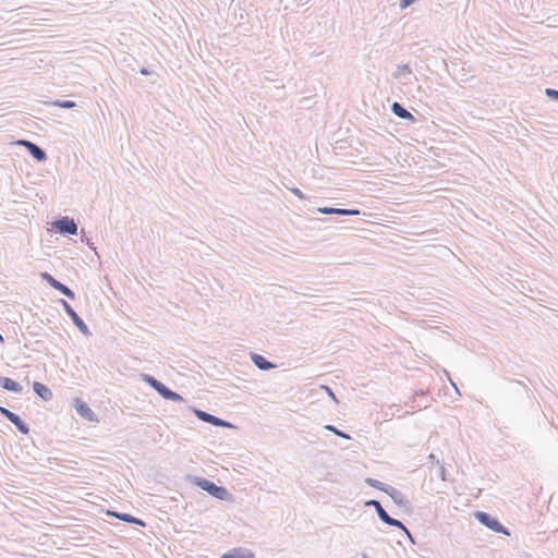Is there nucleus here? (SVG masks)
I'll return each instance as SVG.
<instances>
[{
	"label": "nucleus",
	"instance_id": "1",
	"mask_svg": "<svg viewBox=\"0 0 558 558\" xmlns=\"http://www.w3.org/2000/svg\"><path fill=\"white\" fill-rule=\"evenodd\" d=\"M193 484L219 500L227 501L232 498V495L226 487L217 485L205 477L195 476L193 478Z\"/></svg>",
	"mask_w": 558,
	"mask_h": 558
},
{
	"label": "nucleus",
	"instance_id": "2",
	"mask_svg": "<svg viewBox=\"0 0 558 558\" xmlns=\"http://www.w3.org/2000/svg\"><path fill=\"white\" fill-rule=\"evenodd\" d=\"M474 518L484 526L492 530L493 532L500 533L504 535H510L509 530L504 526L499 520L487 512L476 511Z\"/></svg>",
	"mask_w": 558,
	"mask_h": 558
},
{
	"label": "nucleus",
	"instance_id": "3",
	"mask_svg": "<svg viewBox=\"0 0 558 558\" xmlns=\"http://www.w3.org/2000/svg\"><path fill=\"white\" fill-rule=\"evenodd\" d=\"M60 303L66 313V315L71 318L72 323L78 328V330L84 336H92V332L85 322L77 315L74 308L63 299L60 300Z\"/></svg>",
	"mask_w": 558,
	"mask_h": 558
},
{
	"label": "nucleus",
	"instance_id": "4",
	"mask_svg": "<svg viewBox=\"0 0 558 558\" xmlns=\"http://www.w3.org/2000/svg\"><path fill=\"white\" fill-rule=\"evenodd\" d=\"M52 228L61 234H69V235L77 234V225L73 218H69V217L58 218L57 220L53 221Z\"/></svg>",
	"mask_w": 558,
	"mask_h": 558
},
{
	"label": "nucleus",
	"instance_id": "5",
	"mask_svg": "<svg viewBox=\"0 0 558 558\" xmlns=\"http://www.w3.org/2000/svg\"><path fill=\"white\" fill-rule=\"evenodd\" d=\"M40 277L44 281H46L51 288L59 291L64 296L69 298L70 300L75 299V293L73 290H71L68 286L63 284L59 280H57L52 275L45 271L40 274Z\"/></svg>",
	"mask_w": 558,
	"mask_h": 558
},
{
	"label": "nucleus",
	"instance_id": "6",
	"mask_svg": "<svg viewBox=\"0 0 558 558\" xmlns=\"http://www.w3.org/2000/svg\"><path fill=\"white\" fill-rule=\"evenodd\" d=\"M192 412L195 414V416L201 420L202 422L208 423L213 426L217 427H231L232 424L228 421H225L218 416H215L208 412H205L197 408H191Z\"/></svg>",
	"mask_w": 558,
	"mask_h": 558
},
{
	"label": "nucleus",
	"instance_id": "7",
	"mask_svg": "<svg viewBox=\"0 0 558 558\" xmlns=\"http://www.w3.org/2000/svg\"><path fill=\"white\" fill-rule=\"evenodd\" d=\"M17 144L21 145V146H24L27 149V151L29 153V155L36 161L43 162V161L47 160V154H46L45 149H43L37 144H35V143H33L31 141H27V140H20L17 142Z\"/></svg>",
	"mask_w": 558,
	"mask_h": 558
},
{
	"label": "nucleus",
	"instance_id": "8",
	"mask_svg": "<svg viewBox=\"0 0 558 558\" xmlns=\"http://www.w3.org/2000/svg\"><path fill=\"white\" fill-rule=\"evenodd\" d=\"M73 407L76 413L82 416L84 420L88 422H97V416L94 411L89 408V405L80 398H75L73 401Z\"/></svg>",
	"mask_w": 558,
	"mask_h": 558
},
{
	"label": "nucleus",
	"instance_id": "9",
	"mask_svg": "<svg viewBox=\"0 0 558 558\" xmlns=\"http://www.w3.org/2000/svg\"><path fill=\"white\" fill-rule=\"evenodd\" d=\"M317 211L323 215H338V216H357L360 215V209H344V208H336V207H319Z\"/></svg>",
	"mask_w": 558,
	"mask_h": 558
},
{
	"label": "nucleus",
	"instance_id": "10",
	"mask_svg": "<svg viewBox=\"0 0 558 558\" xmlns=\"http://www.w3.org/2000/svg\"><path fill=\"white\" fill-rule=\"evenodd\" d=\"M106 513H107V515L114 517L123 522L132 523V524L140 525V526H145V522L142 519L136 518L130 513L118 512L114 510H107Z\"/></svg>",
	"mask_w": 558,
	"mask_h": 558
},
{
	"label": "nucleus",
	"instance_id": "11",
	"mask_svg": "<svg viewBox=\"0 0 558 558\" xmlns=\"http://www.w3.org/2000/svg\"><path fill=\"white\" fill-rule=\"evenodd\" d=\"M391 112L402 120H408L413 123L416 121L415 117L398 101L391 105Z\"/></svg>",
	"mask_w": 558,
	"mask_h": 558
},
{
	"label": "nucleus",
	"instance_id": "12",
	"mask_svg": "<svg viewBox=\"0 0 558 558\" xmlns=\"http://www.w3.org/2000/svg\"><path fill=\"white\" fill-rule=\"evenodd\" d=\"M251 360L254 363V365L260 371H269L276 367L274 363H271L265 356L258 353H251Z\"/></svg>",
	"mask_w": 558,
	"mask_h": 558
},
{
	"label": "nucleus",
	"instance_id": "13",
	"mask_svg": "<svg viewBox=\"0 0 558 558\" xmlns=\"http://www.w3.org/2000/svg\"><path fill=\"white\" fill-rule=\"evenodd\" d=\"M33 390L44 401H50L53 397L50 388L39 381L33 383Z\"/></svg>",
	"mask_w": 558,
	"mask_h": 558
},
{
	"label": "nucleus",
	"instance_id": "14",
	"mask_svg": "<svg viewBox=\"0 0 558 558\" xmlns=\"http://www.w3.org/2000/svg\"><path fill=\"white\" fill-rule=\"evenodd\" d=\"M254 553L243 547H236L225 553L221 558H254Z\"/></svg>",
	"mask_w": 558,
	"mask_h": 558
},
{
	"label": "nucleus",
	"instance_id": "15",
	"mask_svg": "<svg viewBox=\"0 0 558 558\" xmlns=\"http://www.w3.org/2000/svg\"><path fill=\"white\" fill-rule=\"evenodd\" d=\"M0 386L11 392L21 393L23 391V387L17 381L13 380L10 377H4L0 375Z\"/></svg>",
	"mask_w": 558,
	"mask_h": 558
},
{
	"label": "nucleus",
	"instance_id": "16",
	"mask_svg": "<svg viewBox=\"0 0 558 558\" xmlns=\"http://www.w3.org/2000/svg\"><path fill=\"white\" fill-rule=\"evenodd\" d=\"M366 507H373L380 519V521H385L388 517V512L383 508L381 504L376 499L366 500L364 504Z\"/></svg>",
	"mask_w": 558,
	"mask_h": 558
},
{
	"label": "nucleus",
	"instance_id": "17",
	"mask_svg": "<svg viewBox=\"0 0 558 558\" xmlns=\"http://www.w3.org/2000/svg\"><path fill=\"white\" fill-rule=\"evenodd\" d=\"M10 422L16 427V429L21 434L27 435L29 433L28 424L25 423L16 413L13 415Z\"/></svg>",
	"mask_w": 558,
	"mask_h": 558
},
{
	"label": "nucleus",
	"instance_id": "18",
	"mask_svg": "<svg viewBox=\"0 0 558 558\" xmlns=\"http://www.w3.org/2000/svg\"><path fill=\"white\" fill-rule=\"evenodd\" d=\"M392 500L396 505L404 508L405 510L412 509V505H411L410 500L408 498H405V496L400 490L393 496Z\"/></svg>",
	"mask_w": 558,
	"mask_h": 558
},
{
	"label": "nucleus",
	"instance_id": "19",
	"mask_svg": "<svg viewBox=\"0 0 558 558\" xmlns=\"http://www.w3.org/2000/svg\"><path fill=\"white\" fill-rule=\"evenodd\" d=\"M412 69L409 64L397 65L396 72L392 73L393 78H401L405 75H411Z\"/></svg>",
	"mask_w": 558,
	"mask_h": 558
},
{
	"label": "nucleus",
	"instance_id": "20",
	"mask_svg": "<svg viewBox=\"0 0 558 558\" xmlns=\"http://www.w3.org/2000/svg\"><path fill=\"white\" fill-rule=\"evenodd\" d=\"M155 390L166 400H169L173 390L167 387L163 383L159 381Z\"/></svg>",
	"mask_w": 558,
	"mask_h": 558
},
{
	"label": "nucleus",
	"instance_id": "21",
	"mask_svg": "<svg viewBox=\"0 0 558 558\" xmlns=\"http://www.w3.org/2000/svg\"><path fill=\"white\" fill-rule=\"evenodd\" d=\"M155 390L166 400H169L173 390L167 387L163 383L159 381Z\"/></svg>",
	"mask_w": 558,
	"mask_h": 558
},
{
	"label": "nucleus",
	"instance_id": "22",
	"mask_svg": "<svg viewBox=\"0 0 558 558\" xmlns=\"http://www.w3.org/2000/svg\"><path fill=\"white\" fill-rule=\"evenodd\" d=\"M155 390L166 400H169L173 390L167 387L163 383L159 381Z\"/></svg>",
	"mask_w": 558,
	"mask_h": 558
},
{
	"label": "nucleus",
	"instance_id": "23",
	"mask_svg": "<svg viewBox=\"0 0 558 558\" xmlns=\"http://www.w3.org/2000/svg\"><path fill=\"white\" fill-rule=\"evenodd\" d=\"M155 390L166 400H169L173 390L167 387L163 383L159 381Z\"/></svg>",
	"mask_w": 558,
	"mask_h": 558
},
{
	"label": "nucleus",
	"instance_id": "24",
	"mask_svg": "<svg viewBox=\"0 0 558 558\" xmlns=\"http://www.w3.org/2000/svg\"><path fill=\"white\" fill-rule=\"evenodd\" d=\"M155 390L166 400H169L173 390L167 387L163 383L159 381Z\"/></svg>",
	"mask_w": 558,
	"mask_h": 558
},
{
	"label": "nucleus",
	"instance_id": "25",
	"mask_svg": "<svg viewBox=\"0 0 558 558\" xmlns=\"http://www.w3.org/2000/svg\"><path fill=\"white\" fill-rule=\"evenodd\" d=\"M324 428L326 430H329V432L333 433L338 437H341V438H344V439H351V436L349 434H347L345 432L337 428L335 425L328 424V425H325Z\"/></svg>",
	"mask_w": 558,
	"mask_h": 558
},
{
	"label": "nucleus",
	"instance_id": "26",
	"mask_svg": "<svg viewBox=\"0 0 558 558\" xmlns=\"http://www.w3.org/2000/svg\"><path fill=\"white\" fill-rule=\"evenodd\" d=\"M384 523L387 525L400 529L402 531H404L407 529V526L400 520L395 519V518L390 517L389 514L386 518V520L384 521Z\"/></svg>",
	"mask_w": 558,
	"mask_h": 558
},
{
	"label": "nucleus",
	"instance_id": "27",
	"mask_svg": "<svg viewBox=\"0 0 558 558\" xmlns=\"http://www.w3.org/2000/svg\"><path fill=\"white\" fill-rule=\"evenodd\" d=\"M365 483H366L368 486H371V487H373V488H376V489H378V490H383V489L385 488V486H386V484H385V483H383V482H380V481H378V480H376V478H372V477H367V478L365 480Z\"/></svg>",
	"mask_w": 558,
	"mask_h": 558
},
{
	"label": "nucleus",
	"instance_id": "28",
	"mask_svg": "<svg viewBox=\"0 0 558 558\" xmlns=\"http://www.w3.org/2000/svg\"><path fill=\"white\" fill-rule=\"evenodd\" d=\"M142 379L144 383H146L153 389H155V387L160 381L157 378H155L153 375H149V374H142Z\"/></svg>",
	"mask_w": 558,
	"mask_h": 558
},
{
	"label": "nucleus",
	"instance_id": "29",
	"mask_svg": "<svg viewBox=\"0 0 558 558\" xmlns=\"http://www.w3.org/2000/svg\"><path fill=\"white\" fill-rule=\"evenodd\" d=\"M52 105L63 109H71L76 106V104L72 100H56L52 102Z\"/></svg>",
	"mask_w": 558,
	"mask_h": 558
},
{
	"label": "nucleus",
	"instance_id": "30",
	"mask_svg": "<svg viewBox=\"0 0 558 558\" xmlns=\"http://www.w3.org/2000/svg\"><path fill=\"white\" fill-rule=\"evenodd\" d=\"M545 95L550 100L558 101V90L557 89L548 87L545 89Z\"/></svg>",
	"mask_w": 558,
	"mask_h": 558
},
{
	"label": "nucleus",
	"instance_id": "31",
	"mask_svg": "<svg viewBox=\"0 0 558 558\" xmlns=\"http://www.w3.org/2000/svg\"><path fill=\"white\" fill-rule=\"evenodd\" d=\"M381 492L386 493L391 499H393V496L399 492V489L386 484L385 488Z\"/></svg>",
	"mask_w": 558,
	"mask_h": 558
},
{
	"label": "nucleus",
	"instance_id": "32",
	"mask_svg": "<svg viewBox=\"0 0 558 558\" xmlns=\"http://www.w3.org/2000/svg\"><path fill=\"white\" fill-rule=\"evenodd\" d=\"M381 492L386 493L391 499H393V496L399 492V489L386 484L385 488Z\"/></svg>",
	"mask_w": 558,
	"mask_h": 558
},
{
	"label": "nucleus",
	"instance_id": "33",
	"mask_svg": "<svg viewBox=\"0 0 558 558\" xmlns=\"http://www.w3.org/2000/svg\"><path fill=\"white\" fill-rule=\"evenodd\" d=\"M0 414L10 422L15 413L0 405Z\"/></svg>",
	"mask_w": 558,
	"mask_h": 558
},
{
	"label": "nucleus",
	"instance_id": "34",
	"mask_svg": "<svg viewBox=\"0 0 558 558\" xmlns=\"http://www.w3.org/2000/svg\"><path fill=\"white\" fill-rule=\"evenodd\" d=\"M169 400L174 401V402H183V401H185L184 398L180 393H178L175 391H172Z\"/></svg>",
	"mask_w": 558,
	"mask_h": 558
},
{
	"label": "nucleus",
	"instance_id": "35",
	"mask_svg": "<svg viewBox=\"0 0 558 558\" xmlns=\"http://www.w3.org/2000/svg\"><path fill=\"white\" fill-rule=\"evenodd\" d=\"M438 476L441 478V481H447V471L442 464H439Z\"/></svg>",
	"mask_w": 558,
	"mask_h": 558
},
{
	"label": "nucleus",
	"instance_id": "36",
	"mask_svg": "<svg viewBox=\"0 0 558 558\" xmlns=\"http://www.w3.org/2000/svg\"><path fill=\"white\" fill-rule=\"evenodd\" d=\"M290 191L296 196L299 197L300 199H305V195L303 194V192L298 189V187H292L290 189Z\"/></svg>",
	"mask_w": 558,
	"mask_h": 558
},
{
	"label": "nucleus",
	"instance_id": "37",
	"mask_svg": "<svg viewBox=\"0 0 558 558\" xmlns=\"http://www.w3.org/2000/svg\"><path fill=\"white\" fill-rule=\"evenodd\" d=\"M323 389L326 390V392L328 393V396L335 401V402H338L332 389L328 386H322Z\"/></svg>",
	"mask_w": 558,
	"mask_h": 558
},
{
	"label": "nucleus",
	"instance_id": "38",
	"mask_svg": "<svg viewBox=\"0 0 558 558\" xmlns=\"http://www.w3.org/2000/svg\"><path fill=\"white\" fill-rule=\"evenodd\" d=\"M414 1H415V0H399V2H400V7H401L402 9H405V8L410 7L411 4H413V3H414Z\"/></svg>",
	"mask_w": 558,
	"mask_h": 558
},
{
	"label": "nucleus",
	"instance_id": "39",
	"mask_svg": "<svg viewBox=\"0 0 558 558\" xmlns=\"http://www.w3.org/2000/svg\"><path fill=\"white\" fill-rule=\"evenodd\" d=\"M427 460L429 462H433V463H437L438 465L440 464L439 460L436 458V456L434 453H430L428 457H427Z\"/></svg>",
	"mask_w": 558,
	"mask_h": 558
},
{
	"label": "nucleus",
	"instance_id": "40",
	"mask_svg": "<svg viewBox=\"0 0 558 558\" xmlns=\"http://www.w3.org/2000/svg\"><path fill=\"white\" fill-rule=\"evenodd\" d=\"M403 532L405 533V535L408 536V538L410 539V542H411L412 544H415V541H414V538H413V536H412L411 532H410L408 529H405Z\"/></svg>",
	"mask_w": 558,
	"mask_h": 558
},
{
	"label": "nucleus",
	"instance_id": "41",
	"mask_svg": "<svg viewBox=\"0 0 558 558\" xmlns=\"http://www.w3.org/2000/svg\"><path fill=\"white\" fill-rule=\"evenodd\" d=\"M140 72H141V74H143V75H148V74L150 73L146 68L141 69V71H140Z\"/></svg>",
	"mask_w": 558,
	"mask_h": 558
},
{
	"label": "nucleus",
	"instance_id": "42",
	"mask_svg": "<svg viewBox=\"0 0 558 558\" xmlns=\"http://www.w3.org/2000/svg\"><path fill=\"white\" fill-rule=\"evenodd\" d=\"M449 380H450L451 386H453V387H454V389L457 390V392H459V390H458V388H457V385L452 381V379H450V378H449Z\"/></svg>",
	"mask_w": 558,
	"mask_h": 558
},
{
	"label": "nucleus",
	"instance_id": "43",
	"mask_svg": "<svg viewBox=\"0 0 558 558\" xmlns=\"http://www.w3.org/2000/svg\"><path fill=\"white\" fill-rule=\"evenodd\" d=\"M4 342V339L2 337V335L0 333V343H3Z\"/></svg>",
	"mask_w": 558,
	"mask_h": 558
}]
</instances>
